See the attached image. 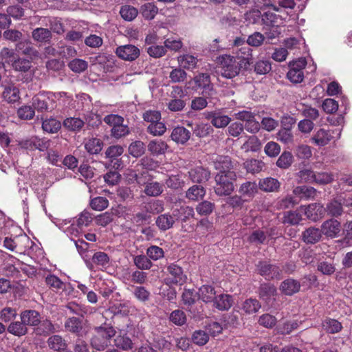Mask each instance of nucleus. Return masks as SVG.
<instances>
[{
	"instance_id": "nucleus-1",
	"label": "nucleus",
	"mask_w": 352,
	"mask_h": 352,
	"mask_svg": "<svg viewBox=\"0 0 352 352\" xmlns=\"http://www.w3.org/2000/svg\"><path fill=\"white\" fill-rule=\"evenodd\" d=\"M93 331L90 344L94 349L99 351H104L111 344V339L116 333L114 327L106 322L100 326L94 327Z\"/></svg>"
},
{
	"instance_id": "nucleus-2",
	"label": "nucleus",
	"mask_w": 352,
	"mask_h": 352,
	"mask_svg": "<svg viewBox=\"0 0 352 352\" xmlns=\"http://www.w3.org/2000/svg\"><path fill=\"white\" fill-rule=\"evenodd\" d=\"M218 68L221 75L228 79H231L238 76L243 69L242 64L237 57L230 55L223 54L217 59Z\"/></svg>"
},
{
	"instance_id": "nucleus-3",
	"label": "nucleus",
	"mask_w": 352,
	"mask_h": 352,
	"mask_svg": "<svg viewBox=\"0 0 352 352\" xmlns=\"http://www.w3.org/2000/svg\"><path fill=\"white\" fill-rule=\"evenodd\" d=\"M214 179L216 182L214 192L217 195H229L234 190L233 182L236 179V173H229L228 175L217 174Z\"/></svg>"
},
{
	"instance_id": "nucleus-4",
	"label": "nucleus",
	"mask_w": 352,
	"mask_h": 352,
	"mask_svg": "<svg viewBox=\"0 0 352 352\" xmlns=\"http://www.w3.org/2000/svg\"><path fill=\"white\" fill-rule=\"evenodd\" d=\"M104 122L107 124L112 126L111 130V135L115 138H120L128 135L130 132L128 126L123 124V117L119 115H107L104 118Z\"/></svg>"
},
{
	"instance_id": "nucleus-5",
	"label": "nucleus",
	"mask_w": 352,
	"mask_h": 352,
	"mask_svg": "<svg viewBox=\"0 0 352 352\" xmlns=\"http://www.w3.org/2000/svg\"><path fill=\"white\" fill-rule=\"evenodd\" d=\"M195 85L192 89L196 91H201L205 97H212L214 94L213 85L211 83L210 76L206 73H200L193 78Z\"/></svg>"
},
{
	"instance_id": "nucleus-6",
	"label": "nucleus",
	"mask_w": 352,
	"mask_h": 352,
	"mask_svg": "<svg viewBox=\"0 0 352 352\" xmlns=\"http://www.w3.org/2000/svg\"><path fill=\"white\" fill-rule=\"evenodd\" d=\"M2 91L1 97L2 101L8 104H19L21 102V92L19 85L10 82L6 85H1Z\"/></svg>"
},
{
	"instance_id": "nucleus-7",
	"label": "nucleus",
	"mask_w": 352,
	"mask_h": 352,
	"mask_svg": "<svg viewBox=\"0 0 352 352\" xmlns=\"http://www.w3.org/2000/svg\"><path fill=\"white\" fill-rule=\"evenodd\" d=\"M256 266L258 273L265 279L267 280L280 279L282 270L278 265L272 264L266 261H261Z\"/></svg>"
},
{
	"instance_id": "nucleus-8",
	"label": "nucleus",
	"mask_w": 352,
	"mask_h": 352,
	"mask_svg": "<svg viewBox=\"0 0 352 352\" xmlns=\"http://www.w3.org/2000/svg\"><path fill=\"white\" fill-rule=\"evenodd\" d=\"M54 104L55 101L53 98L43 94H39L32 98V107L38 112L50 111L54 109Z\"/></svg>"
},
{
	"instance_id": "nucleus-9",
	"label": "nucleus",
	"mask_w": 352,
	"mask_h": 352,
	"mask_svg": "<svg viewBox=\"0 0 352 352\" xmlns=\"http://www.w3.org/2000/svg\"><path fill=\"white\" fill-rule=\"evenodd\" d=\"M334 131L320 129L316 131L309 139L310 143L317 146H324L328 144L333 138Z\"/></svg>"
},
{
	"instance_id": "nucleus-10",
	"label": "nucleus",
	"mask_w": 352,
	"mask_h": 352,
	"mask_svg": "<svg viewBox=\"0 0 352 352\" xmlns=\"http://www.w3.org/2000/svg\"><path fill=\"white\" fill-rule=\"evenodd\" d=\"M116 54L122 60L133 61L139 57L140 52L139 48L133 45H124L118 47Z\"/></svg>"
},
{
	"instance_id": "nucleus-11",
	"label": "nucleus",
	"mask_w": 352,
	"mask_h": 352,
	"mask_svg": "<svg viewBox=\"0 0 352 352\" xmlns=\"http://www.w3.org/2000/svg\"><path fill=\"white\" fill-rule=\"evenodd\" d=\"M205 118L210 120L211 124L216 128H224L228 125L231 118L223 115L219 111H212L204 113Z\"/></svg>"
},
{
	"instance_id": "nucleus-12",
	"label": "nucleus",
	"mask_w": 352,
	"mask_h": 352,
	"mask_svg": "<svg viewBox=\"0 0 352 352\" xmlns=\"http://www.w3.org/2000/svg\"><path fill=\"white\" fill-rule=\"evenodd\" d=\"M166 270L171 283L183 285L186 282V276L184 274L182 267L177 264L170 263L167 266Z\"/></svg>"
},
{
	"instance_id": "nucleus-13",
	"label": "nucleus",
	"mask_w": 352,
	"mask_h": 352,
	"mask_svg": "<svg viewBox=\"0 0 352 352\" xmlns=\"http://www.w3.org/2000/svg\"><path fill=\"white\" fill-rule=\"evenodd\" d=\"M324 235L331 239L337 237L341 231V223L336 219H331L324 221L321 226Z\"/></svg>"
},
{
	"instance_id": "nucleus-14",
	"label": "nucleus",
	"mask_w": 352,
	"mask_h": 352,
	"mask_svg": "<svg viewBox=\"0 0 352 352\" xmlns=\"http://www.w3.org/2000/svg\"><path fill=\"white\" fill-rule=\"evenodd\" d=\"M259 297L269 306L272 307V300H275L277 294L276 287L271 283H263L258 289Z\"/></svg>"
},
{
	"instance_id": "nucleus-15",
	"label": "nucleus",
	"mask_w": 352,
	"mask_h": 352,
	"mask_svg": "<svg viewBox=\"0 0 352 352\" xmlns=\"http://www.w3.org/2000/svg\"><path fill=\"white\" fill-rule=\"evenodd\" d=\"M352 206L351 203H345L344 198L342 196L334 199L327 204L326 210L328 214L338 217L342 214L343 206Z\"/></svg>"
},
{
	"instance_id": "nucleus-16",
	"label": "nucleus",
	"mask_w": 352,
	"mask_h": 352,
	"mask_svg": "<svg viewBox=\"0 0 352 352\" xmlns=\"http://www.w3.org/2000/svg\"><path fill=\"white\" fill-rule=\"evenodd\" d=\"M16 50L30 57L32 60L38 55V51L34 47L32 41L28 38H23L16 44Z\"/></svg>"
},
{
	"instance_id": "nucleus-17",
	"label": "nucleus",
	"mask_w": 352,
	"mask_h": 352,
	"mask_svg": "<svg viewBox=\"0 0 352 352\" xmlns=\"http://www.w3.org/2000/svg\"><path fill=\"white\" fill-rule=\"evenodd\" d=\"M190 180L194 183H205L210 178V171L202 166H197L188 171Z\"/></svg>"
},
{
	"instance_id": "nucleus-18",
	"label": "nucleus",
	"mask_w": 352,
	"mask_h": 352,
	"mask_svg": "<svg viewBox=\"0 0 352 352\" xmlns=\"http://www.w3.org/2000/svg\"><path fill=\"white\" fill-rule=\"evenodd\" d=\"M48 347L57 352H71L67 349L66 340L60 335H52L47 340Z\"/></svg>"
},
{
	"instance_id": "nucleus-19",
	"label": "nucleus",
	"mask_w": 352,
	"mask_h": 352,
	"mask_svg": "<svg viewBox=\"0 0 352 352\" xmlns=\"http://www.w3.org/2000/svg\"><path fill=\"white\" fill-rule=\"evenodd\" d=\"M212 303L213 307L219 311H228L232 307L234 298L230 294H221L216 296Z\"/></svg>"
},
{
	"instance_id": "nucleus-20",
	"label": "nucleus",
	"mask_w": 352,
	"mask_h": 352,
	"mask_svg": "<svg viewBox=\"0 0 352 352\" xmlns=\"http://www.w3.org/2000/svg\"><path fill=\"white\" fill-rule=\"evenodd\" d=\"M57 327L49 319L46 318L41 320L40 323L34 328V333L39 336H48L56 332Z\"/></svg>"
},
{
	"instance_id": "nucleus-21",
	"label": "nucleus",
	"mask_w": 352,
	"mask_h": 352,
	"mask_svg": "<svg viewBox=\"0 0 352 352\" xmlns=\"http://www.w3.org/2000/svg\"><path fill=\"white\" fill-rule=\"evenodd\" d=\"M20 318L27 327L30 326L35 328L41 322L40 313L34 309H26L21 311Z\"/></svg>"
},
{
	"instance_id": "nucleus-22",
	"label": "nucleus",
	"mask_w": 352,
	"mask_h": 352,
	"mask_svg": "<svg viewBox=\"0 0 352 352\" xmlns=\"http://www.w3.org/2000/svg\"><path fill=\"white\" fill-rule=\"evenodd\" d=\"M191 133L183 126H175L170 134L171 140L177 144H185L190 139Z\"/></svg>"
},
{
	"instance_id": "nucleus-23",
	"label": "nucleus",
	"mask_w": 352,
	"mask_h": 352,
	"mask_svg": "<svg viewBox=\"0 0 352 352\" xmlns=\"http://www.w3.org/2000/svg\"><path fill=\"white\" fill-rule=\"evenodd\" d=\"M300 283L298 280L289 278L283 280L280 285V291L286 296H292L300 289Z\"/></svg>"
},
{
	"instance_id": "nucleus-24",
	"label": "nucleus",
	"mask_w": 352,
	"mask_h": 352,
	"mask_svg": "<svg viewBox=\"0 0 352 352\" xmlns=\"http://www.w3.org/2000/svg\"><path fill=\"white\" fill-rule=\"evenodd\" d=\"M66 331L82 336L83 333L82 320L76 317L68 318L64 324Z\"/></svg>"
},
{
	"instance_id": "nucleus-25",
	"label": "nucleus",
	"mask_w": 352,
	"mask_h": 352,
	"mask_svg": "<svg viewBox=\"0 0 352 352\" xmlns=\"http://www.w3.org/2000/svg\"><path fill=\"white\" fill-rule=\"evenodd\" d=\"M214 167L219 170L217 174L228 175L229 173H235L231 158L228 156H221L214 163Z\"/></svg>"
},
{
	"instance_id": "nucleus-26",
	"label": "nucleus",
	"mask_w": 352,
	"mask_h": 352,
	"mask_svg": "<svg viewBox=\"0 0 352 352\" xmlns=\"http://www.w3.org/2000/svg\"><path fill=\"white\" fill-rule=\"evenodd\" d=\"M321 327L327 333L335 334L342 331L343 327L340 322L338 320L325 318L321 323Z\"/></svg>"
},
{
	"instance_id": "nucleus-27",
	"label": "nucleus",
	"mask_w": 352,
	"mask_h": 352,
	"mask_svg": "<svg viewBox=\"0 0 352 352\" xmlns=\"http://www.w3.org/2000/svg\"><path fill=\"white\" fill-rule=\"evenodd\" d=\"M236 57L243 64L245 70L248 69L253 63L252 50L248 46L241 47Z\"/></svg>"
},
{
	"instance_id": "nucleus-28",
	"label": "nucleus",
	"mask_w": 352,
	"mask_h": 352,
	"mask_svg": "<svg viewBox=\"0 0 352 352\" xmlns=\"http://www.w3.org/2000/svg\"><path fill=\"white\" fill-rule=\"evenodd\" d=\"M322 234V229L310 227L303 232L302 239L306 243L314 244L320 240Z\"/></svg>"
},
{
	"instance_id": "nucleus-29",
	"label": "nucleus",
	"mask_w": 352,
	"mask_h": 352,
	"mask_svg": "<svg viewBox=\"0 0 352 352\" xmlns=\"http://www.w3.org/2000/svg\"><path fill=\"white\" fill-rule=\"evenodd\" d=\"M147 147L152 155L158 156L164 154L168 146L162 140H153L149 142Z\"/></svg>"
},
{
	"instance_id": "nucleus-30",
	"label": "nucleus",
	"mask_w": 352,
	"mask_h": 352,
	"mask_svg": "<svg viewBox=\"0 0 352 352\" xmlns=\"http://www.w3.org/2000/svg\"><path fill=\"white\" fill-rule=\"evenodd\" d=\"M173 216L177 217V219L182 223L186 222L190 218H194L195 211L192 207L188 206H182L179 209L173 210Z\"/></svg>"
},
{
	"instance_id": "nucleus-31",
	"label": "nucleus",
	"mask_w": 352,
	"mask_h": 352,
	"mask_svg": "<svg viewBox=\"0 0 352 352\" xmlns=\"http://www.w3.org/2000/svg\"><path fill=\"white\" fill-rule=\"evenodd\" d=\"M239 192L243 197L252 199L258 192V186L256 182H245L240 186Z\"/></svg>"
},
{
	"instance_id": "nucleus-32",
	"label": "nucleus",
	"mask_w": 352,
	"mask_h": 352,
	"mask_svg": "<svg viewBox=\"0 0 352 352\" xmlns=\"http://www.w3.org/2000/svg\"><path fill=\"white\" fill-rule=\"evenodd\" d=\"M199 298L204 302H212L216 297V291L212 285H202L198 292Z\"/></svg>"
},
{
	"instance_id": "nucleus-33",
	"label": "nucleus",
	"mask_w": 352,
	"mask_h": 352,
	"mask_svg": "<svg viewBox=\"0 0 352 352\" xmlns=\"http://www.w3.org/2000/svg\"><path fill=\"white\" fill-rule=\"evenodd\" d=\"M293 193L300 199L309 200L315 197L316 190L313 187L300 186L296 187L293 190Z\"/></svg>"
},
{
	"instance_id": "nucleus-34",
	"label": "nucleus",
	"mask_w": 352,
	"mask_h": 352,
	"mask_svg": "<svg viewBox=\"0 0 352 352\" xmlns=\"http://www.w3.org/2000/svg\"><path fill=\"white\" fill-rule=\"evenodd\" d=\"M42 129L47 133H56L61 129V122L56 118L42 119Z\"/></svg>"
},
{
	"instance_id": "nucleus-35",
	"label": "nucleus",
	"mask_w": 352,
	"mask_h": 352,
	"mask_svg": "<svg viewBox=\"0 0 352 352\" xmlns=\"http://www.w3.org/2000/svg\"><path fill=\"white\" fill-rule=\"evenodd\" d=\"M8 333L17 336L21 337L28 333V329L21 320V321L12 322L7 328Z\"/></svg>"
},
{
	"instance_id": "nucleus-36",
	"label": "nucleus",
	"mask_w": 352,
	"mask_h": 352,
	"mask_svg": "<svg viewBox=\"0 0 352 352\" xmlns=\"http://www.w3.org/2000/svg\"><path fill=\"white\" fill-rule=\"evenodd\" d=\"M175 216L169 213L160 214L156 219V225L161 230H167L173 227L175 223Z\"/></svg>"
},
{
	"instance_id": "nucleus-37",
	"label": "nucleus",
	"mask_w": 352,
	"mask_h": 352,
	"mask_svg": "<svg viewBox=\"0 0 352 352\" xmlns=\"http://www.w3.org/2000/svg\"><path fill=\"white\" fill-rule=\"evenodd\" d=\"M114 344L117 348L123 351H130L133 349V343L126 333L118 335L114 339Z\"/></svg>"
},
{
	"instance_id": "nucleus-38",
	"label": "nucleus",
	"mask_w": 352,
	"mask_h": 352,
	"mask_svg": "<svg viewBox=\"0 0 352 352\" xmlns=\"http://www.w3.org/2000/svg\"><path fill=\"white\" fill-rule=\"evenodd\" d=\"M177 61L181 67L187 70H192L197 67L198 59L197 56L190 54H184L177 58Z\"/></svg>"
},
{
	"instance_id": "nucleus-39",
	"label": "nucleus",
	"mask_w": 352,
	"mask_h": 352,
	"mask_svg": "<svg viewBox=\"0 0 352 352\" xmlns=\"http://www.w3.org/2000/svg\"><path fill=\"white\" fill-rule=\"evenodd\" d=\"M33 39L40 43H48L51 41V31L47 28H37L32 32Z\"/></svg>"
},
{
	"instance_id": "nucleus-40",
	"label": "nucleus",
	"mask_w": 352,
	"mask_h": 352,
	"mask_svg": "<svg viewBox=\"0 0 352 352\" xmlns=\"http://www.w3.org/2000/svg\"><path fill=\"white\" fill-rule=\"evenodd\" d=\"M261 20L263 23L269 27L274 28L279 26V23L281 22V16L271 12H264L261 16Z\"/></svg>"
},
{
	"instance_id": "nucleus-41",
	"label": "nucleus",
	"mask_w": 352,
	"mask_h": 352,
	"mask_svg": "<svg viewBox=\"0 0 352 352\" xmlns=\"http://www.w3.org/2000/svg\"><path fill=\"white\" fill-rule=\"evenodd\" d=\"M206 195V190L202 186L193 185L186 192V197L191 201L201 199Z\"/></svg>"
},
{
	"instance_id": "nucleus-42",
	"label": "nucleus",
	"mask_w": 352,
	"mask_h": 352,
	"mask_svg": "<svg viewBox=\"0 0 352 352\" xmlns=\"http://www.w3.org/2000/svg\"><path fill=\"white\" fill-rule=\"evenodd\" d=\"M261 307L260 302L255 298L246 299L241 305V310L246 314L256 313Z\"/></svg>"
},
{
	"instance_id": "nucleus-43",
	"label": "nucleus",
	"mask_w": 352,
	"mask_h": 352,
	"mask_svg": "<svg viewBox=\"0 0 352 352\" xmlns=\"http://www.w3.org/2000/svg\"><path fill=\"white\" fill-rule=\"evenodd\" d=\"M258 186L263 191L274 192L279 188L280 182L275 178L267 177L260 180Z\"/></svg>"
},
{
	"instance_id": "nucleus-44",
	"label": "nucleus",
	"mask_w": 352,
	"mask_h": 352,
	"mask_svg": "<svg viewBox=\"0 0 352 352\" xmlns=\"http://www.w3.org/2000/svg\"><path fill=\"white\" fill-rule=\"evenodd\" d=\"M91 261L100 270L106 269L109 264V256L104 252H96L91 258Z\"/></svg>"
},
{
	"instance_id": "nucleus-45",
	"label": "nucleus",
	"mask_w": 352,
	"mask_h": 352,
	"mask_svg": "<svg viewBox=\"0 0 352 352\" xmlns=\"http://www.w3.org/2000/svg\"><path fill=\"white\" fill-rule=\"evenodd\" d=\"M302 214L298 211L289 210L283 213L282 223L290 226L297 225L302 221Z\"/></svg>"
},
{
	"instance_id": "nucleus-46",
	"label": "nucleus",
	"mask_w": 352,
	"mask_h": 352,
	"mask_svg": "<svg viewBox=\"0 0 352 352\" xmlns=\"http://www.w3.org/2000/svg\"><path fill=\"white\" fill-rule=\"evenodd\" d=\"M145 187L144 192V193L150 197H157L160 195L163 192V186L157 182H153L150 183L144 184Z\"/></svg>"
},
{
	"instance_id": "nucleus-47",
	"label": "nucleus",
	"mask_w": 352,
	"mask_h": 352,
	"mask_svg": "<svg viewBox=\"0 0 352 352\" xmlns=\"http://www.w3.org/2000/svg\"><path fill=\"white\" fill-rule=\"evenodd\" d=\"M103 146V142L98 138L89 139L85 144L86 151L89 154H98L99 153Z\"/></svg>"
},
{
	"instance_id": "nucleus-48",
	"label": "nucleus",
	"mask_w": 352,
	"mask_h": 352,
	"mask_svg": "<svg viewBox=\"0 0 352 352\" xmlns=\"http://www.w3.org/2000/svg\"><path fill=\"white\" fill-rule=\"evenodd\" d=\"M138 14V9L130 5L122 6L120 10L121 17L127 21H131L135 19Z\"/></svg>"
},
{
	"instance_id": "nucleus-49",
	"label": "nucleus",
	"mask_w": 352,
	"mask_h": 352,
	"mask_svg": "<svg viewBox=\"0 0 352 352\" xmlns=\"http://www.w3.org/2000/svg\"><path fill=\"white\" fill-rule=\"evenodd\" d=\"M140 12L145 19L151 20L157 14L158 8L153 3H146L141 6Z\"/></svg>"
},
{
	"instance_id": "nucleus-50",
	"label": "nucleus",
	"mask_w": 352,
	"mask_h": 352,
	"mask_svg": "<svg viewBox=\"0 0 352 352\" xmlns=\"http://www.w3.org/2000/svg\"><path fill=\"white\" fill-rule=\"evenodd\" d=\"M294 161V157L291 152L285 151L279 156L276 161V166L282 169L289 168Z\"/></svg>"
},
{
	"instance_id": "nucleus-51",
	"label": "nucleus",
	"mask_w": 352,
	"mask_h": 352,
	"mask_svg": "<svg viewBox=\"0 0 352 352\" xmlns=\"http://www.w3.org/2000/svg\"><path fill=\"white\" fill-rule=\"evenodd\" d=\"M12 66L16 72L26 73L31 69L32 62L24 58H19L12 61Z\"/></svg>"
},
{
	"instance_id": "nucleus-52",
	"label": "nucleus",
	"mask_w": 352,
	"mask_h": 352,
	"mask_svg": "<svg viewBox=\"0 0 352 352\" xmlns=\"http://www.w3.org/2000/svg\"><path fill=\"white\" fill-rule=\"evenodd\" d=\"M143 208L151 216L163 211L164 202L162 200H153L145 203Z\"/></svg>"
},
{
	"instance_id": "nucleus-53",
	"label": "nucleus",
	"mask_w": 352,
	"mask_h": 352,
	"mask_svg": "<svg viewBox=\"0 0 352 352\" xmlns=\"http://www.w3.org/2000/svg\"><path fill=\"white\" fill-rule=\"evenodd\" d=\"M63 125L72 131H80L84 126V121L77 118H67L64 120Z\"/></svg>"
},
{
	"instance_id": "nucleus-54",
	"label": "nucleus",
	"mask_w": 352,
	"mask_h": 352,
	"mask_svg": "<svg viewBox=\"0 0 352 352\" xmlns=\"http://www.w3.org/2000/svg\"><path fill=\"white\" fill-rule=\"evenodd\" d=\"M214 208L215 205L213 202L203 201L197 205L196 211L201 216H208L213 212Z\"/></svg>"
},
{
	"instance_id": "nucleus-55",
	"label": "nucleus",
	"mask_w": 352,
	"mask_h": 352,
	"mask_svg": "<svg viewBox=\"0 0 352 352\" xmlns=\"http://www.w3.org/2000/svg\"><path fill=\"white\" fill-rule=\"evenodd\" d=\"M166 131V126L162 122L157 121L156 122L149 124L146 128V131L153 136H161Z\"/></svg>"
},
{
	"instance_id": "nucleus-56",
	"label": "nucleus",
	"mask_w": 352,
	"mask_h": 352,
	"mask_svg": "<svg viewBox=\"0 0 352 352\" xmlns=\"http://www.w3.org/2000/svg\"><path fill=\"white\" fill-rule=\"evenodd\" d=\"M192 131L197 137L204 138L212 133L213 129L210 124L201 122L196 124Z\"/></svg>"
},
{
	"instance_id": "nucleus-57",
	"label": "nucleus",
	"mask_w": 352,
	"mask_h": 352,
	"mask_svg": "<svg viewBox=\"0 0 352 352\" xmlns=\"http://www.w3.org/2000/svg\"><path fill=\"white\" fill-rule=\"evenodd\" d=\"M261 148V141L255 135L248 136V140L243 143L242 146V148L254 152L259 151Z\"/></svg>"
},
{
	"instance_id": "nucleus-58",
	"label": "nucleus",
	"mask_w": 352,
	"mask_h": 352,
	"mask_svg": "<svg viewBox=\"0 0 352 352\" xmlns=\"http://www.w3.org/2000/svg\"><path fill=\"white\" fill-rule=\"evenodd\" d=\"M196 296L190 289H185L182 294V300L186 305H188V309L190 312H193V316L196 317L197 314L192 311V307L195 303Z\"/></svg>"
},
{
	"instance_id": "nucleus-59",
	"label": "nucleus",
	"mask_w": 352,
	"mask_h": 352,
	"mask_svg": "<svg viewBox=\"0 0 352 352\" xmlns=\"http://www.w3.org/2000/svg\"><path fill=\"white\" fill-rule=\"evenodd\" d=\"M276 318L270 314H262L258 319V324L267 329L273 328L276 324Z\"/></svg>"
},
{
	"instance_id": "nucleus-60",
	"label": "nucleus",
	"mask_w": 352,
	"mask_h": 352,
	"mask_svg": "<svg viewBox=\"0 0 352 352\" xmlns=\"http://www.w3.org/2000/svg\"><path fill=\"white\" fill-rule=\"evenodd\" d=\"M69 68L75 73H81L88 67V63L82 59L74 58L68 63Z\"/></svg>"
},
{
	"instance_id": "nucleus-61",
	"label": "nucleus",
	"mask_w": 352,
	"mask_h": 352,
	"mask_svg": "<svg viewBox=\"0 0 352 352\" xmlns=\"http://www.w3.org/2000/svg\"><path fill=\"white\" fill-rule=\"evenodd\" d=\"M135 266L140 270H149L153 264L151 259L145 255H138L133 258Z\"/></svg>"
},
{
	"instance_id": "nucleus-62",
	"label": "nucleus",
	"mask_w": 352,
	"mask_h": 352,
	"mask_svg": "<svg viewBox=\"0 0 352 352\" xmlns=\"http://www.w3.org/2000/svg\"><path fill=\"white\" fill-rule=\"evenodd\" d=\"M90 206L94 210L102 211L109 206V200L104 197H96L91 200Z\"/></svg>"
},
{
	"instance_id": "nucleus-63",
	"label": "nucleus",
	"mask_w": 352,
	"mask_h": 352,
	"mask_svg": "<svg viewBox=\"0 0 352 352\" xmlns=\"http://www.w3.org/2000/svg\"><path fill=\"white\" fill-rule=\"evenodd\" d=\"M35 114V109L30 105H23L17 110V115L22 120H31Z\"/></svg>"
},
{
	"instance_id": "nucleus-64",
	"label": "nucleus",
	"mask_w": 352,
	"mask_h": 352,
	"mask_svg": "<svg viewBox=\"0 0 352 352\" xmlns=\"http://www.w3.org/2000/svg\"><path fill=\"white\" fill-rule=\"evenodd\" d=\"M144 144L142 141H135L129 146V153L135 157H138L144 153Z\"/></svg>"
}]
</instances>
